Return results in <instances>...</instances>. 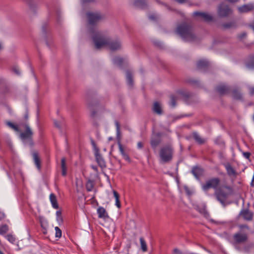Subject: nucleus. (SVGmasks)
Segmentation results:
<instances>
[{"mask_svg": "<svg viewBox=\"0 0 254 254\" xmlns=\"http://www.w3.org/2000/svg\"><path fill=\"white\" fill-rule=\"evenodd\" d=\"M239 230L228 238L230 243L234 248L240 252H247V249L242 246L245 245L249 240L250 227L246 224L240 225Z\"/></svg>", "mask_w": 254, "mask_h": 254, "instance_id": "nucleus-1", "label": "nucleus"}, {"mask_svg": "<svg viewBox=\"0 0 254 254\" xmlns=\"http://www.w3.org/2000/svg\"><path fill=\"white\" fill-rule=\"evenodd\" d=\"M90 33L93 34L92 39L97 49L107 46L111 50L115 51L121 48V44L119 40H109L94 29H90Z\"/></svg>", "mask_w": 254, "mask_h": 254, "instance_id": "nucleus-2", "label": "nucleus"}, {"mask_svg": "<svg viewBox=\"0 0 254 254\" xmlns=\"http://www.w3.org/2000/svg\"><path fill=\"white\" fill-rule=\"evenodd\" d=\"M233 193L232 187L224 185L215 191L214 195L217 200L223 206L226 204V201L229 196Z\"/></svg>", "mask_w": 254, "mask_h": 254, "instance_id": "nucleus-3", "label": "nucleus"}, {"mask_svg": "<svg viewBox=\"0 0 254 254\" xmlns=\"http://www.w3.org/2000/svg\"><path fill=\"white\" fill-rule=\"evenodd\" d=\"M177 32L180 36L186 41H192L194 40L195 36L192 33L190 27L183 24L178 26Z\"/></svg>", "mask_w": 254, "mask_h": 254, "instance_id": "nucleus-4", "label": "nucleus"}, {"mask_svg": "<svg viewBox=\"0 0 254 254\" xmlns=\"http://www.w3.org/2000/svg\"><path fill=\"white\" fill-rule=\"evenodd\" d=\"M173 149L170 146L167 145L161 148L159 152L160 161L161 163L170 162L172 159Z\"/></svg>", "mask_w": 254, "mask_h": 254, "instance_id": "nucleus-5", "label": "nucleus"}, {"mask_svg": "<svg viewBox=\"0 0 254 254\" xmlns=\"http://www.w3.org/2000/svg\"><path fill=\"white\" fill-rule=\"evenodd\" d=\"M220 183V180L219 178H212L207 181L204 184H202V190L206 191L210 189H213L215 191L218 190V187Z\"/></svg>", "mask_w": 254, "mask_h": 254, "instance_id": "nucleus-6", "label": "nucleus"}, {"mask_svg": "<svg viewBox=\"0 0 254 254\" xmlns=\"http://www.w3.org/2000/svg\"><path fill=\"white\" fill-rule=\"evenodd\" d=\"M23 127H25V131L20 133V138L24 142L26 140H30L33 135V132L31 129L28 125L26 123L23 124Z\"/></svg>", "mask_w": 254, "mask_h": 254, "instance_id": "nucleus-7", "label": "nucleus"}, {"mask_svg": "<svg viewBox=\"0 0 254 254\" xmlns=\"http://www.w3.org/2000/svg\"><path fill=\"white\" fill-rule=\"evenodd\" d=\"M89 24L91 26L93 25L101 20L103 17L98 12L87 13Z\"/></svg>", "mask_w": 254, "mask_h": 254, "instance_id": "nucleus-8", "label": "nucleus"}, {"mask_svg": "<svg viewBox=\"0 0 254 254\" xmlns=\"http://www.w3.org/2000/svg\"><path fill=\"white\" fill-rule=\"evenodd\" d=\"M92 144L94 147L95 158L98 164L102 169L105 168L106 166V162L100 154L99 149L95 146V144L93 142H92Z\"/></svg>", "mask_w": 254, "mask_h": 254, "instance_id": "nucleus-9", "label": "nucleus"}, {"mask_svg": "<svg viewBox=\"0 0 254 254\" xmlns=\"http://www.w3.org/2000/svg\"><path fill=\"white\" fill-rule=\"evenodd\" d=\"M231 10L227 5L221 4L218 9V14L220 17H226L230 14Z\"/></svg>", "mask_w": 254, "mask_h": 254, "instance_id": "nucleus-10", "label": "nucleus"}, {"mask_svg": "<svg viewBox=\"0 0 254 254\" xmlns=\"http://www.w3.org/2000/svg\"><path fill=\"white\" fill-rule=\"evenodd\" d=\"M193 15L197 16L198 20H203L206 22L211 21L213 19L212 16L210 14L205 12L195 11L193 13Z\"/></svg>", "mask_w": 254, "mask_h": 254, "instance_id": "nucleus-11", "label": "nucleus"}, {"mask_svg": "<svg viewBox=\"0 0 254 254\" xmlns=\"http://www.w3.org/2000/svg\"><path fill=\"white\" fill-rule=\"evenodd\" d=\"M239 215L246 221H250L253 219V213L248 209H243L240 211Z\"/></svg>", "mask_w": 254, "mask_h": 254, "instance_id": "nucleus-12", "label": "nucleus"}, {"mask_svg": "<svg viewBox=\"0 0 254 254\" xmlns=\"http://www.w3.org/2000/svg\"><path fill=\"white\" fill-rule=\"evenodd\" d=\"M238 9L240 13H248L254 10V3H250L244 4L238 7Z\"/></svg>", "mask_w": 254, "mask_h": 254, "instance_id": "nucleus-13", "label": "nucleus"}, {"mask_svg": "<svg viewBox=\"0 0 254 254\" xmlns=\"http://www.w3.org/2000/svg\"><path fill=\"white\" fill-rule=\"evenodd\" d=\"M98 217L103 219H106L109 218V216L106 209L100 206L97 210Z\"/></svg>", "mask_w": 254, "mask_h": 254, "instance_id": "nucleus-14", "label": "nucleus"}, {"mask_svg": "<svg viewBox=\"0 0 254 254\" xmlns=\"http://www.w3.org/2000/svg\"><path fill=\"white\" fill-rule=\"evenodd\" d=\"M32 156H33V161H34L35 166H36V167L38 169V170H40V169H41V160H40V158L38 153L36 152H34L32 153Z\"/></svg>", "mask_w": 254, "mask_h": 254, "instance_id": "nucleus-15", "label": "nucleus"}, {"mask_svg": "<svg viewBox=\"0 0 254 254\" xmlns=\"http://www.w3.org/2000/svg\"><path fill=\"white\" fill-rule=\"evenodd\" d=\"M225 169L227 171V174L230 177H235L237 175V173L232 166L229 164L225 165Z\"/></svg>", "mask_w": 254, "mask_h": 254, "instance_id": "nucleus-16", "label": "nucleus"}, {"mask_svg": "<svg viewBox=\"0 0 254 254\" xmlns=\"http://www.w3.org/2000/svg\"><path fill=\"white\" fill-rule=\"evenodd\" d=\"M191 172L196 178L198 179L203 174V171L201 168L195 167L193 168Z\"/></svg>", "mask_w": 254, "mask_h": 254, "instance_id": "nucleus-17", "label": "nucleus"}, {"mask_svg": "<svg viewBox=\"0 0 254 254\" xmlns=\"http://www.w3.org/2000/svg\"><path fill=\"white\" fill-rule=\"evenodd\" d=\"M229 90L230 89L229 87L224 84L220 85L217 87V91L221 94H224L228 93Z\"/></svg>", "mask_w": 254, "mask_h": 254, "instance_id": "nucleus-18", "label": "nucleus"}, {"mask_svg": "<svg viewBox=\"0 0 254 254\" xmlns=\"http://www.w3.org/2000/svg\"><path fill=\"white\" fill-rule=\"evenodd\" d=\"M6 124L7 126L16 132H20V128L23 126V124H19L18 125H16L10 122H6Z\"/></svg>", "mask_w": 254, "mask_h": 254, "instance_id": "nucleus-19", "label": "nucleus"}, {"mask_svg": "<svg viewBox=\"0 0 254 254\" xmlns=\"http://www.w3.org/2000/svg\"><path fill=\"white\" fill-rule=\"evenodd\" d=\"M6 124L7 126L16 132H20V128L23 126V124H19L18 125H16L10 122H6Z\"/></svg>", "mask_w": 254, "mask_h": 254, "instance_id": "nucleus-20", "label": "nucleus"}, {"mask_svg": "<svg viewBox=\"0 0 254 254\" xmlns=\"http://www.w3.org/2000/svg\"><path fill=\"white\" fill-rule=\"evenodd\" d=\"M160 142V139L159 135H154L152 137L150 143L153 148H156Z\"/></svg>", "mask_w": 254, "mask_h": 254, "instance_id": "nucleus-21", "label": "nucleus"}, {"mask_svg": "<svg viewBox=\"0 0 254 254\" xmlns=\"http://www.w3.org/2000/svg\"><path fill=\"white\" fill-rule=\"evenodd\" d=\"M152 109L154 113L158 115H161L162 113L161 105L158 102H154Z\"/></svg>", "mask_w": 254, "mask_h": 254, "instance_id": "nucleus-22", "label": "nucleus"}, {"mask_svg": "<svg viewBox=\"0 0 254 254\" xmlns=\"http://www.w3.org/2000/svg\"><path fill=\"white\" fill-rule=\"evenodd\" d=\"M50 200L53 207L55 209H58L59 208V205L57 197L54 193H51L50 195Z\"/></svg>", "mask_w": 254, "mask_h": 254, "instance_id": "nucleus-23", "label": "nucleus"}, {"mask_svg": "<svg viewBox=\"0 0 254 254\" xmlns=\"http://www.w3.org/2000/svg\"><path fill=\"white\" fill-rule=\"evenodd\" d=\"M208 64V62L205 60H199L197 63V66L198 68H202L207 66Z\"/></svg>", "mask_w": 254, "mask_h": 254, "instance_id": "nucleus-24", "label": "nucleus"}, {"mask_svg": "<svg viewBox=\"0 0 254 254\" xmlns=\"http://www.w3.org/2000/svg\"><path fill=\"white\" fill-rule=\"evenodd\" d=\"M193 136L195 140L199 144H202L205 142V140L202 138L196 132L193 133Z\"/></svg>", "mask_w": 254, "mask_h": 254, "instance_id": "nucleus-25", "label": "nucleus"}, {"mask_svg": "<svg viewBox=\"0 0 254 254\" xmlns=\"http://www.w3.org/2000/svg\"><path fill=\"white\" fill-rule=\"evenodd\" d=\"M61 167H62V175L65 176L66 175V167L65 164V159L63 158L61 160Z\"/></svg>", "mask_w": 254, "mask_h": 254, "instance_id": "nucleus-26", "label": "nucleus"}, {"mask_svg": "<svg viewBox=\"0 0 254 254\" xmlns=\"http://www.w3.org/2000/svg\"><path fill=\"white\" fill-rule=\"evenodd\" d=\"M126 78L128 85L129 86H132L133 84V80L132 78V75L130 71H127Z\"/></svg>", "mask_w": 254, "mask_h": 254, "instance_id": "nucleus-27", "label": "nucleus"}, {"mask_svg": "<svg viewBox=\"0 0 254 254\" xmlns=\"http://www.w3.org/2000/svg\"><path fill=\"white\" fill-rule=\"evenodd\" d=\"M113 194H114V196L115 198V199H116V205L118 207V208H120L121 207V203H120V199H119V198H120V196H119V193L115 190H113Z\"/></svg>", "mask_w": 254, "mask_h": 254, "instance_id": "nucleus-28", "label": "nucleus"}, {"mask_svg": "<svg viewBox=\"0 0 254 254\" xmlns=\"http://www.w3.org/2000/svg\"><path fill=\"white\" fill-rule=\"evenodd\" d=\"M114 64L118 66H121L124 62V60L120 57H116L113 60Z\"/></svg>", "mask_w": 254, "mask_h": 254, "instance_id": "nucleus-29", "label": "nucleus"}, {"mask_svg": "<svg viewBox=\"0 0 254 254\" xmlns=\"http://www.w3.org/2000/svg\"><path fill=\"white\" fill-rule=\"evenodd\" d=\"M94 187L93 183L91 180H88L86 184V189L88 191H91Z\"/></svg>", "mask_w": 254, "mask_h": 254, "instance_id": "nucleus-30", "label": "nucleus"}, {"mask_svg": "<svg viewBox=\"0 0 254 254\" xmlns=\"http://www.w3.org/2000/svg\"><path fill=\"white\" fill-rule=\"evenodd\" d=\"M140 242L141 244V249L143 252L147 251V248L145 241L143 238H140Z\"/></svg>", "mask_w": 254, "mask_h": 254, "instance_id": "nucleus-31", "label": "nucleus"}, {"mask_svg": "<svg viewBox=\"0 0 254 254\" xmlns=\"http://www.w3.org/2000/svg\"><path fill=\"white\" fill-rule=\"evenodd\" d=\"M134 4L136 6L143 8L144 1L143 0H135L134 2Z\"/></svg>", "mask_w": 254, "mask_h": 254, "instance_id": "nucleus-32", "label": "nucleus"}, {"mask_svg": "<svg viewBox=\"0 0 254 254\" xmlns=\"http://www.w3.org/2000/svg\"><path fill=\"white\" fill-rule=\"evenodd\" d=\"M233 96L234 98L237 99H240L241 98V95L240 93L236 90L233 91Z\"/></svg>", "mask_w": 254, "mask_h": 254, "instance_id": "nucleus-33", "label": "nucleus"}, {"mask_svg": "<svg viewBox=\"0 0 254 254\" xmlns=\"http://www.w3.org/2000/svg\"><path fill=\"white\" fill-rule=\"evenodd\" d=\"M56 233H55V236L57 238H61L62 237V231L58 227H56L55 228Z\"/></svg>", "mask_w": 254, "mask_h": 254, "instance_id": "nucleus-34", "label": "nucleus"}, {"mask_svg": "<svg viewBox=\"0 0 254 254\" xmlns=\"http://www.w3.org/2000/svg\"><path fill=\"white\" fill-rule=\"evenodd\" d=\"M8 231V227L6 225H3L0 227V234L2 235L6 233Z\"/></svg>", "mask_w": 254, "mask_h": 254, "instance_id": "nucleus-35", "label": "nucleus"}, {"mask_svg": "<svg viewBox=\"0 0 254 254\" xmlns=\"http://www.w3.org/2000/svg\"><path fill=\"white\" fill-rule=\"evenodd\" d=\"M235 26V24L233 22H228L227 23H224L223 24V26L225 28H230L234 27Z\"/></svg>", "mask_w": 254, "mask_h": 254, "instance_id": "nucleus-36", "label": "nucleus"}, {"mask_svg": "<svg viewBox=\"0 0 254 254\" xmlns=\"http://www.w3.org/2000/svg\"><path fill=\"white\" fill-rule=\"evenodd\" d=\"M118 146H119V149L120 152L121 154H122V155L123 156V155L126 154V153L124 151L123 147L121 143L120 142V141H119L118 142Z\"/></svg>", "mask_w": 254, "mask_h": 254, "instance_id": "nucleus-37", "label": "nucleus"}, {"mask_svg": "<svg viewBox=\"0 0 254 254\" xmlns=\"http://www.w3.org/2000/svg\"><path fill=\"white\" fill-rule=\"evenodd\" d=\"M171 100L170 102V105L172 107H174L176 106V98L174 96H171Z\"/></svg>", "mask_w": 254, "mask_h": 254, "instance_id": "nucleus-38", "label": "nucleus"}, {"mask_svg": "<svg viewBox=\"0 0 254 254\" xmlns=\"http://www.w3.org/2000/svg\"><path fill=\"white\" fill-rule=\"evenodd\" d=\"M7 240L11 243H14L15 241V238L12 235H7L6 236Z\"/></svg>", "mask_w": 254, "mask_h": 254, "instance_id": "nucleus-39", "label": "nucleus"}, {"mask_svg": "<svg viewBox=\"0 0 254 254\" xmlns=\"http://www.w3.org/2000/svg\"><path fill=\"white\" fill-rule=\"evenodd\" d=\"M115 125L116 127V131H117V136H119L120 134V124H119V122L117 121H116Z\"/></svg>", "mask_w": 254, "mask_h": 254, "instance_id": "nucleus-40", "label": "nucleus"}, {"mask_svg": "<svg viewBox=\"0 0 254 254\" xmlns=\"http://www.w3.org/2000/svg\"><path fill=\"white\" fill-rule=\"evenodd\" d=\"M247 66L249 69H254V58L253 62L247 64Z\"/></svg>", "mask_w": 254, "mask_h": 254, "instance_id": "nucleus-41", "label": "nucleus"}, {"mask_svg": "<svg viewBox=\"0 0 254 254\" xmlns=\"http://www.w3.org/2000/svg\"><path fill=\"white\" fill-rule=\"evenodd\" d=\"M56 215L58 221L62 220V212L60 211L56 212Z\"/></svg>", "mask_w": 254, "mask_h": 254, "instance_id": "nucleus-42", "label": "nucleus"}, {"mask_svg": "<svg viewBox=\"0 0 254 254\" xmlns=\"http://www.w3.org/2000/svg\"><path fill=\"white\" fill-rule=\"evenodd\" d=\"M149 18L151 20H156L157 18V15L156 14H152L149 15Z\"/></svg>", "mask_w": 254, "mask_h": 254, "instance_id": "nucleus-43", "label": "nucleus"}, {"mask_svg": "<svg viewBox=\"0 0 254 254\" xmlns=\"http://www.w3.org/2000/svg\"><path fill=\"white\" fill-rule=\"evenodd\" d=\"M122 156L123 157L124 159L125 160H126V161H130L129 157L127 153L126 154L123 155Z\"/></svg>", "mask_w": 254, "mask_h": 254, "instance_id": "nucleus-44", "label": "nucleus"}, {"mask_svg": "<svg viewBox=\"0 0 254 254\" xmlns=\"http://www.w3.org/2000/svg\"><path fill=\"white\" fill-rule=\"evenodd\" d=\"M13 71L17 75H19L20 74V71H19V70L18 68H16V67H14L13 68Z\"/></svg>", "mask_w": 254, "mask_h": 254, "instance_id": "nucleus-45", "label": "nucleus"}, {"mask_svg": "<svg viewBox=\"0 0 254 254\" xmlns=\"http://www.w3.org/2000/svg\"><path fill=\"white\" fill-rule=\"evenodd\" d=\"M243 155L246 158L248 159L250 156V153L249 152H244Z\"/></svg>", "mask_w": 254, "mask_h": 254, "instance_id": "nucleus-46", "label": "nucleus"}, {"mask_svg": "<svg viewBox=\"0 0 254 254\" xmlns=\"http://www.w3.org/2000/svg\"><path fill=\"white\" fill-rule=\"evenodd\" d=\"M142 147H143L142 143L141 142H138L137 143V147H138V148L141 149V148H142Z\"/></svg>", "mask_w": 254, "mask_h": 254, "instance_id": "nucleus-47", "label": "nucleus"}, {"mask_svg": "<svg viewBox=\"0 0 254 254\" xmlns=\"http://www.w3.org/2000/svg\"><path fill=\"white\" fill-rule=\"evenodd\" d=\"M174 252V254H181V252L178 249H175Z\"/></svg>", "mask_w": 254, "mask_h": 254, "instance_id": "nucleus-48", "label": "nucleus"}, {"mask_svg": "<svg viewBox=\"0 0 254 254\" xmlns=\"http://www.w3.org/2000/svg\"><path fill=\"white\" fill-rule=\"evenodd\" d=\"M250 92L252 95L254 94V87H252L250 88Z\"/></svg>", "mask_w": 254, "mask_h": 254, "instance_id": "nucleus-49", "label": "nucleus"}, {"mask_svg": "<svg viewBox=\"0 0 254 254\" xmlns=\"http://www.w3.org/2000/svg\"><path fill=\"white\" fill-rule=\"evenodd\" d=\"M83 3H86L88 2L93 1L94 0H81Z\"/></svg>", "mask_w": 254, "mask_h": 254, "instance_id": "nucleus-50", "label": "nucleus"}, {"mask_svg": "<svg viewBox=\"0 0 254 254\" xmlns=\"http://www.w3.org/2000/svg\"><path fill=\"white\" fill-rule=\"evenodd\" d=\"M227 0L231 2H233V3L237 2L239 1V0Z\"/></svg>", "mask_w": 254, "mask_h": 254, "instance_id": "nucleus-51", "label": "nucleus"}, {"mask_svg": "<svg viewBox=\"0 0 254 254\" xmlns=\"http://www.w3.org/2000/svg\"><path fill=\"white\" fill-rule=\"evenodd\" d=\"M246 36V33H243L240 36V38L242 39L243 38V37H245Z\"/></svg>", "mask_w": 254, "mask_h": 254, "instance_id": "nucleus-52", "label": "nucleus"}, {"mask_svg": "<svg viewBox=\"0 0 254 254\" xmlns=\"http://www.w3.org/2000/svg\"><path fill=\"white\" fill-rule=\"evenodd\" d=\"M175 0L180 3H183L185 1V0Z\"/></svg>", "mask_w": 254, "mask_h": 254, "instance_id": "nucleus-53", "label": "nucleus"}, {"mask_svg": "<svg viewBox=\"0 0 254 254\" xmlns=\"http://www.w3.org/2000/svg\"><path fill=\"white\" fill-rule=\"evenodd\" d=\"M92 168H93L94 170H95V171H97V167H94V166H93V167H92Z\"/></svg>", "mask_w": 254, "mask_h": 254, "instance_id": "nucleus-54", "label": "nucleus"}, {"mask_svg": "<svg viewBox=\"0 0 254 254\" xmlns=\"http://www.w3.org/2000/svg\"><path fill=\"white\" fill-rule=\"evenodd\" d=\"M2 48V46H1V44L0 43V50Z\"/></svg>", "mask_w": 254, "mask_h": 254, "instance_id": "nucleus-55", "label": "nucleus"}, {"mask_svg": "<svg viewBox=\"0 0 254 254\" xmlns=\"http://www.w3.org/2000/svg\"><path fill=\"white\" fill-rule=\"evenodd\" d=\"M0 254H4L2 252L0 251Z\"/></svg>", "mask_w": 254, "mask_h": 254, "instance_id": "nucleus-56", "label": "nucleus"}, {"mask_svg": "<svg viewBox=\"0 0 254 254\" xmlns=\"http://www.w3.org/2000/svg\"><path fill=\"white\" fill-rule=\"evenodd\" d=\"M25 118H27V115L25 116Z\"/></svg>", "mask_w": 254, "mask_h": 254, "instance_id": "nucleus-57", "label": "nucleus"}, {"mask_svg": "<svg viewBox=\"0 0 254 254\" xmlns=\"http://www.w3.org/2000/svg\"><path fill=\"white\" fill-rule=\"evenodd\" d=\"M56 125L57 126V127H59V126H58V124H56Z\"/></svg>", "mask_w": 254, "mask_h": 254, "instance_id": "nucleus-58", "label": "nucleus"}, {"mask_svg": "<svg viewBox=\"0 0 254 254\" xmlns=\"http://www.w3.org/2000/svg\"><path fill=\"white\" fill-rule=\"evenodd\" d=\"M56 125L57 126V127H59V126H58V124H56Z\"/></svg>", "mask_w": 254, "mask_h": 254, "instance_id": "nucleus-59", "label": "nucleus"}]
</instances>
